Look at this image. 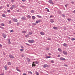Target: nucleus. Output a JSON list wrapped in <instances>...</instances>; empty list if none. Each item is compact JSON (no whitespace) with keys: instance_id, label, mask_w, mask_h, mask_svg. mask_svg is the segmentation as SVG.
Wrapping results in <instances>:
<instances>
[{"instance_id":"nucleus-1","label":"nucleus","mask_w":75,"mask_h":75,"mask_svg":"<svg viewBox=\"0 0 75 75\" xmlns=\"http://www.w3.org/2000/svg\"><path fill=\"white\" fill-rule=\"evenodd\" d=\"M28 42H29V43H31V44L33 43V42H34V40H28Z\"/></svg>"},{"instance_id":"nucleus-2","label":"nucleus","mask_w":75,"mask_h":75,"mask_svg":"<svg viewBox=\"0 0 75 75\" xmlns=\"http://www.w3.org/2000/svg\"><path fill=\"white\" fill-rule=\"evenodd\" d=\"M8 56H9V57H10V58H12L13 59L14 58V56L12 55L11 54L8 55Z\"/></svg>"},{"instance_id":"nucleus-3","label":"nucleus","mask_w":75,"mask_h":75,"mask_svg":"<svg viewBox=\"0 0 75 75\" xmlns=\"http://www.w3.org/2000/svg\"><path fill=\"white\" fill-rule=\"evenodd\" d=\"M48 3H49L50 4H54V3L52 2V0H50L48 1Z\"/></svg>"},{"instance_id":"nucleus-4","label":"nucleus","mask_w":75,"mask_h":75,"mask_svg":"<svg viewBox=\"0 0 75 75\" xmlns=\"http://www.w3.org/2000/svg\"><path fill=\"white\" fill-rule=\"evenodd\" d=\"M21 20H26V17L23 16L21 18Z\"/></svg>"},{"instance_id":"nucleus-5","label":"nucleus","mask_w":75,"mask_h":75,"mask_svg":"<svg viewBox=\"0 0 75 75\" xmlns=\"http://www.w3.org/2000/svg\"><path fill=\"white\" fill-rule=\"evenodd\" d=\"M48 65L46 64H44L43 65V68H47V67H48Z\"/></svg>"},{"instance_id":"nucleus-6","label":"nucleus","mask_w":75,"mask_h":75,"mask_svg":"<svg viewBox=\"0 0 75 75\" xmlns=\"http://www.w3.org/2000/svg\"><path fill=\"white\" fill-rule=\"evenodd\" d=\"M7 67H8L7 65H5L4 68L5 69V70H6V71H7V70L8 69H7Z\"/></svg>"},{"instance_id":"nucleus-7","label":"nucleus","mask_w":75,"mask_h":75,"mask_svg":"<svg viewBox=\"0 0 75 75\" xmlns=\"http://www.w3.org/2000/svg\"><path fill=\"white\" fill-rule=\"evenodd\" d=\"M60 60H62V61H65V59L62 57H61L60 58Z\"/></svg>"},{"instance_id":"nucleus-8","label":"nucleus","mask_w":75,"mask_h":75,"mask_svg":"<svg viewBox=\"0 0 75 75\" xmlns=\"http://www.w3.org/2000/svg\"><path fill=\"white\" fill-rule=\"evenodd\" d=\"M2 36L3 37H4V38H6V34L3 33L2 34Z\"/></svg>"},{"instance_id":"nucleus-9","label":"nucleus","mask_w":75,"mask_h":75,"mask_svg":"<svg viewBox=\"0 0 75 75\" xmlns=\"http://www.w3.org/2000/svg\"><path fill=\"white\" fill-rule=\"evenodd\" d=\"M13 21H14V22H17V21H18V20H17V19L16 18H14L13 19Z\"/></svg>"},{"instance_id":"nucleus-10","label":"nucleus","mask_w":75,"mask_h":75,"mask_svg":"<svg viewBox=\"0 0 75 75\" xmlns=\"http://www.w3.org/2000/svg\"><path fill=\"white\" fill-rule=\"evenodd\" d=\"M40 22H41V20L40 19L38 21H36L35 22L36 23L38 24V23H40Z\"/></svg>"},{"instance_id":"nucleus-11","label":"nucleus","mask_w":75,"mask_h":75,"mask_svg":"<svg viewBox=\"0 0 75 75\" xmlns=\"http://www.w3.org/2000/svg\"><path fill=\"white\" fill-rule=\"evenodd\" d=\"M26 59L28 62H30V61H31V60L28 57L26 58Z\"/></svg>"},{"instance_id":"nucleus-12","label":"nucleus","mask_w":75,"mask_h":75,"mask_svg":"<svg viewBox=\"0 0 75 75\" xmlns=\"http://www.w3.org/2000/svg\"><path fill=\"white\" fill-rule=\"evenodd\" d=\"M63 53L65 55H67V52L65 51H63Z\"/></svg>"},{"instance_id":"nucleus-13","label":"nucleus","mask_w":75,"mask_h":75,"mask_svg":"<svg viewBox=\"0 0 75 75\" xmlns=\"http://www.w3.org/2000/svg\"><path fill=\"white\" fill-rule=\"evenodd\" d=\"M63 46H64V47H68V45H67V44L64 43L63 44Z\"/></svg>"},{"instance_id":"nucleus-14","label":"nucleus","mask_w":75,"mask_h":75,"mask_svg":"<svg viewBox=\"0 0 75 75\" xmlns=\"http://www.w3.org/2000/svg\"><path fill=\"white\" fill-rule=\"evenodd\" d=\"M40 34L41 35H45V33L43 32H40Z\"/></svg>"},{"instance_id":"nucleus-15","label":"nucleus","mask_w":75,"mask_h":75,"mask_svg":"<svg viewBox=\"0 0 75 75\" xmlns=\"http://www.w3.org/2000/svg\"><path fill=\"white\" fill-rule=\"evenodd\" d=\"M50 21L51 23H54V19H51Z\"/></svg>"},{"instance_id":"nucleus-16","label":"nucleus","mask_w":75,"mask_h":75,"mask_svg":"<svg viewBox=\"0 0 75 75\" xmlns=\"http://www.w3.org/2000/svg\"><path fill=\"white\" fill-rule=\"evenodd\" d=\"M35 16H32V18L33 20H35Z\"/></svg>"},{"instance_id":"nucleus-17","label":"nucleus","mask_w":75,"mask_h":75,"mask_svg":"<svg viewBox=\"0 0 75 75\" xmlns=\"http://www.w3.org/2000/svg\"><path fill=\"white\" fill-rule=\"evenodd\" d=\"M8 44H11V42H10V39H8Z\"/></svg>"},{"instance_id":"nucleus-18","label":"nucleus","mask_w":75,"mask_h":75,"mask_svg":"<svg viewBox=\"0 0 75 75\" xmlns=\"http://www.w3.org/2000/svg\"><path fill=\"white\" fill-rule=\"evenodd\" d=\"M7 64L8 65H11V62H8Z\"/></svg>"},{"instance_id":"nucleus-19","label":"nucleus","mask_w":75,"mask_h":75,"mask_svg":"<svg viewBox=\"0 0 75 75\" xmlns=\"http://www.w3.org/2000/svg\"><path fill=\"white\" fill-rule=\"evenodd\" d=\"M25 37H26L27 38H28L29 37V35H28V34L27 35H25Z\"/></svg>"},{"instance_id":"nucleus-20","label":"nucleus","mask_w":75,"mask_h":75,"mask_svg":"<svg viewBox=\"0 0 75 75\" xmlns=\"http://www.w3.org/2000/svg\"><path fill=\"white\" fill-rule=\"evenodd\" d=\"M28 34H29V35H31V34H33V32H29L28 33Z\"/></svg>"},{"instance_id":"nucleus-21","label":"nucleus","mask_w":75,"mask_h":75,"mask_svg":"<svg viewBox=\"0 0 75 75\" xmlns=\"http://www.w3.org/2000/svg\"><path fill=\"white\" fill-rule=\"evenodd\" d=\"M37 17L39 18H42V17H41V16H40L39 15H37Z\"/></svg>"},{"instance_id":"nucleus-22","label":"nucleus","mask_w":75,"mask_h":75,"mask_svg":"<svg viewBox=\"0 0 75 75\" xmlns=\"http://www.w3.org/2000/svg\"><path fill=\"white\" fill-rule=\"evenodd\" d=\"M12 7L13 8H16V6L15 5H12Z\"/></svg>"},{"instance_id":"nucleus-23","label":"nucleus","mask_w":75,"mask_h":75,"mask_svg":"<svg viewBox=\"0 0 75 75\" xmlns=\"http://www.w3.org/2000/svg\"><path fill=\"white\" fill-rule=\"evenodd\" d=\"M53 28L54 30H55L56 29H57V28H58L57 27H53Z\"/></svg>"},{"instance_id":"nucleus-24","label":"nucleus","mask_w":75,"mask_h":75,"mask_svg":"<svg viewBox=\"0 0 75 75\" xmlns=\"http://www.w3.org/2000/svg\"><path fill=\"white\" fill-rule=\"evenodd\" d=\"M16 70H17V71H18L19 72H21V71L19 70V69H18V68L17 67H16Z\"/></svg>"},{"instance_id":"nucleus-25","label":"nucleus","mask_w":75,"mask_h":75,"mask_svg":"<svg viewBox=\"0 0 75 75\" xmlns=\"http://www.w3.org/2000/svg\"><path fill=\"white\" fill-rule=\"evenodd\" d=\"M58 13H59V14H61V11H58Z\"/></svg>"},{"instance_id":"nucleus-26","label":"nucleus","mask_w":75,"mask_h":75,"mask_svg":"<svg viewBox=\"0 0 75 75\" xmlns=\"http://www.w3.org/2000/svg\"><path fill=\"white\" fill-rule=\"evenodd\" d=\"M51 58V57L50 56H47L46 57V58L47 59V58Z\"/></svg>"},{"instance_id":"nucleus-27","label":"nucleus","mask_w":75,"mask_h":75,"mask_svg":"<svg viewBox=\"0 0 75 75\" xmlns=\"http://www.w3.org/2000/svg\"><path fill=\"white\" fill-rule=\"evenodd\" d=\"M22 33H23V34H25V33H26V31L25 30H23L22 31Z\"/></svg>"},{"instance_id":"nucleus-28","label":"nucleus","mask_w":75,"mask_h":75,"mask_svg":"<svg viewBox=\"0 0 75 75\" xmlns=\"http://www.w3.org/2000/svg\"><path fill=\"white\" fill-rule=\"evenodd\" d=\"M67 20L69 21H71V20H72V19L71 18H68Z\"/></svg>"},{"instance_id":"nucleus-29","label":"nucleus","mask_w":75,"mask_h":75,"mask_svg":"<svg viewBox=\"0 0 75 75\" xmlns=\"http://www.w3.org/2000/svg\"><path fill=\"white\" fill-rule=\"evenodd\" d=\"M27 17H28V18H31V16L30 15H28V16H27Z\"/></svg>"},{"instance_id":"nucleus-30","label":"nucleus","mask_w":75,"mask_h":75,"mask_svg":"<svg viewBox=\"0 0 75 75\" xmlns=\"http://www.w3.org/2000/svg\"><path fill=\"white\" fill-rule=\"evenodd\" d=\"M62 17H65V16L63 14L62 15Z\"/></svg>"},{"instance_id":"nucleus-31","label":"nucleus","mask_w":75,"mask_h":75,"mask_svg":"<svg viewBox=\"0 0 75 75\" xmlns=\"http://www.w3.org/2000/svg\"><path fill=\"white\" fill-rule=\"evenodd\" d=\"M2 17H6V15L4 14L2 15Z\"/></svg>"},{"instance_id":"nucleus-32","label":"nucleus","mask_w":75,"mask_h":75,"mask_svg":"<svg viewBox=\"0 0 75 75\" xmlns=\"http://www.w3.org/2000/svg\"><path fill=\"white\" fill-rule=\"evenodd\" d=\"M36 64H39V62L36 61L35 62Z\"/></svg>"},{"instance_id":"nucleus-33","label":"nucleus","mask_w":75,"mask_h":75,"mask_svg":"<svg viewBox=\"0 0 75 75\" xmlns=\"http://www.w3.org/2000/svg\"><path fill=\"white\" fill-rule=\"evenodd\" d=\"M31 13H34V10H31Z\"/></svg>"},{"instance_id":"nucleus-34","label":"nucleus","mask_w":75,"mask_h":75,"mask_svg":"<svg viewBox=\"0 0 75 75\" xmlns=\"http://www.w3.org/2000/svg\"><path fill=\"white\" fill-rule=\"evenodd\" d=\"M20 25V23L18 22L17 23V26H18V25Z\"/></svg>"},{"instance_id":"nucleus-35","label":"nucleus","mask_w":75,"mask_h":75,"mask_svg":"<svg viewBox=\"0 0 75 75\" xmlns=\"http://www.w3.org/2000/svg\"><path fill=\"white\" fill-rule=\"evenodd\" d=\"M3 8V6H1L0 7V10H1Z\"/></svg>"},{"instance_id":"nucleus-36","label":"nucleus","mask_w":75,"mask_h":75,"mask_svg":"<svg viewBox=\"0 0 75 75\" xmlns=\"http://www.w3.org/2000/svg\"><path fill=\"white\" fill-rule=\"evenodd\" d=\"M1 26H4V24L3 23H1Z\"/></svg>"},{"instance_id":"nucleus-37","label":"nucleus","mask_w":75,"mask_h":75,"mask_svg":"<svg viewBox=\"0 0 75 75\" xmlns=\"http://www.w3.org/2000/svg\"><path fill=\"white\" fill-rule=\"evenodd\" d=\"M45 9H47V12H50V11L49 10V9H48V8H46Z\"/></svg>"},{"instance_id":"nucleus-38","label":"nucleus","mask_w":75,"mask_h":75,"mask_svg":"<svg viewBox=\"0 0 75 75\" xmlns=\"http://www.w3.org/2000/svg\"><path fill=\"white\" fill-rule=\"evenodd\" d=\"M71 40H72V41H74L75 40V39L74 38H72L71 39Z\"/></svg>"},{"instance_id":"nucleus-39","label":"nucleus","mask_w":75,"mask_h":75,"mask_svg":"<svg viewBox=\"0 0 75 75\" xmlns=\"http://www.w3.org/2000/svg\"><path fill=\"white\" fill-rule=\"evenodd\" d=\"M11 33H13V32H14V30H11L10 31Z\"/></svg>"},{"instance_id":"nucleus-40","label":"nucleus","mask_w":75,"mask_h":75,"mask_svg":"<svg viewBox=\"0 0 75 75\" xmlns=\"http://www.w3.org/2000/svg\"><path fill=\"white\" fill-rule=\"evenodd\" d=\"M25 44L27 45H28V46H30V45H29V44L27 43H26Z\"/></svg>"},{"instance_id":"nucleus-41","label":"nucleus","mask_w":75,"mask_h":75,"mask_svg":"<svg viewBox=\"0 0 75 75\" xmlns=\"http://www.w3.org/2000/svg\"><path fill=\"white\" fill-rule=\"evenodd\" d=\"M7 12H8V13H10V10H7Z\"/></svg>"},{"instance_id":"nucleus-42","label":"nucleus","mask_w":75,"mask_h":75,"mask_svg":"<svg viewBox=\"0 0 75 75\" xmlns=\"http://www.w3.org/2000/svg\"><path fill=\"white\" fill-rule=\"evenodd\" d=\"M0 28H2V29H4V27H3L1 26H0Z\"/></svg>"},{"instance_id":"nucleus-43","label":"nucleus","mask_w":75,"mask_h":75,"mask_svg":"<svg viewBox=\"0 0 75 75\" xmlns=\"http://www.w3.org/2000/svg\"><path fill=\"white\" fill-rule=\"evenodd\" d=\"M32 65H33V67H35L36 66V64H32Z\"/></svg>"},{"instance_id":"nucleus-44","label":"nucleus","mask_w":75,"mask_h":75,"mask_svg":"<svg viewBox=\"0 0 75 75\" xmlns=\"http://www.w3.org/2000/svg\"><path fill=\"white\" fill-rule=\"evenodd\" d=\"M21 7L22 8H25V6H21Z\"/></svg>"},{"instance_id":"nucleus-45","label":"nucleus","mask_w":75,"mask_h":75,"mask_svg":"<svg viewBox=\"0 0 75 75\" xmlns=\"http://www.w3.org/2000/svg\"><path fill=\"white\" fill-rule=\"evenodd\" d=\"M47 40H51V39L50 38H48Z\"/></svg>"},{"instance_id":"nucleus-46","label":"nucleus","mask_w":75,"mask_h":75,"mask_svg":"<svg viewBox=\"0 0 75 75\" xmlns=\"http://www.w3.org/2000/svg\"><path fill=\"white\" fill-rule=\"evenodd\" d=\"M28 73H29V74H32V72H31V71H28Z\"/></svg>"},{"instance_id":"nucleus-47","label":"nucleus","mask_w":75,"mask_h":75,"mask_svg":"<svg viewBox=\"0 0 75 75\" xmlns=\"http://www.w3.org/2000/svg\"><path fill=\"white\" fill-rule=\"evenodd\" d=\"M14 0H11L12 3H14Z\"/></svg>"},{"instance_id":"nucleus-48","label":"nucleus","mask_w":75,"mask_h":75,"mask_svg":"<svg viewBox=\"0 0 75 75\" xmlns=\"http://www.w3.org/2000/svg\"><path fill=\"white\" fill-rule=\"evenodd\" d=\"M24 49H20V50L21 51V52H22V51H24Z\"/></svg>"},{"instance_id":"nucleus-49","label":"nucleus","mask_w":75,"mask_h":75,"mask_svg":"<svg viewBox=\"0 0 75 75\" xmlns=\"http://www.w3.org/2000/svg\"><path fill=\"white\" fill-rule=\"evenodd\" d=\"M58 50L59 51H61V49L60 48H59V49H58Z\"/></svg>"},{"instance_id":"nucleus-50","label":"nucleus","mask_w":75,"mask_h":75,"mask_svg":"<svg viewBox=\"0 0 75 75\" xmlns=\"http://www.w3.org/2000/svg\"><path fill=\"white\" fill-rule=\"evenodd\" d=\"M3 54H4V55H6V53H5L4 52H3Z\"/></svg>"},{"instance_id":"nucleus-51","label":"nucleus","mask_w":75,"mask_h":75,"mask_svg":"<svg viewBox=\"0 0 75 75\" xmlns=\"http://www.w3.org/2000/svg\"><path fill=\"white\" fill-rule=\"evenodd\" d=\"M33 25H37V24L36 23H32Z\"/></svg>"},{"instance_id":"nucleus-52","label":"nucleus","mask_w":75,"mask_h":75,"mask_svg":"<svg viewBox=\"0 0 75 75\" xmlns=\"http://www.w3.org/2000/svg\"><path fill=\"white\" fill-rule=\"evenodd\" d=\"M64 66L65 67H68V66L67 64H64Z\"/></svg>"},{"instance_id":"nucleus-53","label":"nucleus","mask_w":75,"mask_h":75,"mask_svg":"<svg viewBox=\"0 0 75 75\" xmlns=\"http://www.w3.org/2000/svg\"><path fill=\"white\" fill-rule=\"evenodd\" d=\"M36 74L37 75H39V73L38 72H36Z\"/></svg>"},{"instance_id":"nucleus-54","label":"nucleus","mask_w":75,"mask_h":75,"mask_svg":"<svg viewBox=\"0 0 75 75\" xmlns=\"http://www.w3.org/2000/svg\"><path fill=\"white\" fill-rule=\"evenodd\" d=\"M14 8H13V7H11L10 8V9L11 10H13Z\"/></svg>"},{"instance_id":"nucleus-55","label":"nucleus","mask_w":75,"mask_h":75,"mask_svg":"<svg viewBox=\"0 0 75 75\" xmlns=\"http://www.w3.org/2000/svg\"><path fill=\"white\" fill-rule=\"evenodd\" d=\"M67 6H68V4H66L65 5V6L66 7H67Z\"/></svg>"},{"instance_id":"nucleus-56","label":"nucleus","mask_w":75,"mask_h":75,"mask_svg":"<svg viewBox=\"0 0 75 75\" xmlns=\"http://www.w3.org/2000/svg\"><path fill=\"white\" fill-rule=\"evenodd\" d=\"M4 13H7V12H6V11H4Z\"/></svg>"},{"instance_id":"nucleus-57","label":"nucleus","mask_w":75,"mask_h":75,"mask_svg":"<svg viewBox=\"0 0 75 75\" xmlns=\"http://www.w3.org/2000/svg\"><path fill=\"white\" fill-rule=\"evenodd\" d=\"M72 13H73L75 14V10L74 11L72 12Z\"/></svg>"},{"instance_id":"nucleus-58","label":"nucleus","mask_w":75,"mask_h":75,"mask_svg":"<svg viewBox=\"0 0 75 75\" xmlns=\"http://www.w3.org/2000/svg\"><path fill=\"white\" fill-rule=\"evenodd\" d=\"M51 62H52V63H54V61L53 60H51Z\"/></svg>"},{"instance_id":"nucleus-59","label":"nucleus","mask_w":75,"mask_h":75,"mask_svg":"<svg viewBox=\"0 0 75 75\" xmlns=\"http://www.w3.org/2000/svg\"><path fill=\"white\" fill-rule=\"evenodd\" d=\"M71 4H74V2L71 1Z\"/></svg>"},{"instance_id":"nucleus-60","label":"nucleus","mask_w":75,"mask_h":75,"mask_svg":"<svg viewBox=\"0 0 75 75\" xmlns=\"http://www.w3.org/2000/svg\"><path fill=\"white\" fill-rule=\"evenodd\" d=\"M9 23H10V24H11V21H9Z\"/></svg>"},{"instance_id":"nucleus-61","label":"nucleus","mask_w":75,"mask_h":75,"mask_svg":"<svg viewBox=\"0 0 75 75\" xmlns=\"http://www.w3.org/2000/svg\"><path fill=\"white\" fill-rule=\"evenodd\" d=\"M53 17V16L52 15L50 16V18H51V17Z\"/></svg>"},{"instance_id":"nucleus-62","label":"nucleus","mask_w":75,"mask_h":75,"mask_svg":"<svg viewBox=\"0 0 75 75\" xmlns=\"http://www.w3.org/2000/svg\"><path fill=\"white\" fill-rule=\"evenodd\" d=\"M22 1H23V2H24L25 1H26V0H22Z\"/></svg>"},{"instance_id":"nucleus-63","label":"nucleus","mask_w":75,"mask_h":75,"mask_svg":"<svg viewBox=\"0 0 75 75\" xmlns=\"http://www.w3.org/2000/svg\"><path fill=\"white\" fill-rule=\"evenodd\" d=\"M27 74L25 73H23V75H26Z\"/></svg>"},{"instance_id":"nucleus-64","label":"nucleus","mask_w":75,"mask_h":75,"mask_svg":"<svg viewBox=\"0 0 75 75\" xmlns=\"http://www.w3.org/2000/svg\"><path fill=\"white\" fill-rule=\"evenodd\" d=\"M46 50H49V48H46Z\"/></svg>"}]
</instances>
